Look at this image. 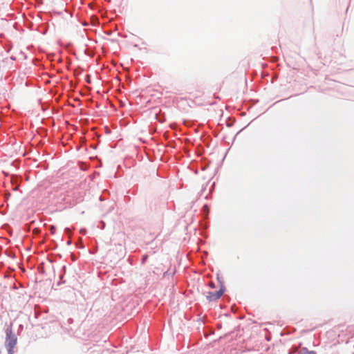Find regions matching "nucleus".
I'll return each instance as SVG.
<instances>
[{
  "label": "nucleus",
  "mask_w": 354,
  "mask_h": 354,
  "mask_svg": "<svg viewBox=\"0 0 354 354\" xmlns=\"http://www.w3.org/2000/svg\"><path fill=\"white\" fill-rule=\"evenodd\" d=\"M6 347L8 354H13V348L17 344V337L15 333H12L10 328H7L6 330Z\"/></svg>",
  "instance_id": "nucleus-1"
},
{
  "label": "nucleus",
  "mask_w": 354,
  "mask_h": 354,
  "mask_svg": "<svg viewBox=\"0 0 354 354\" xmlns=\"http://www.w3.org/2000/svg\"><path fill=\"white\" fill-rule=\"evenodd\" d=\"M225 291L224 288H221L219 290L216 292H208L207 295V299L209 301H214L218 299L223 294Z\"/></svg>",
  "instance_id": "nucleus-2"
},
{
  "label": "nucleus",
  "mask_w": 354,
  "mask_h": 354,
  "mask_svg": "<svg viewBox=\"0 0 354 354\" xmlns=\"http://www.w3.org/2000/svg\"><path fill=\"white\" fill-rule=\"evenodd\" d=\"M297 354H317L314 351H308L306 347L301 348Z\"/></svg>",
  "instance_id": "nucleus-3"
},
{
  "label": "nucleus",
  "mask_w": 354,
  "mask_h": 354,
  "mask_svg": "<svg viewBox=\"0 0 354 354\" xmlns=\"http://www.w3.org/2000/svg\"><path fill=\"white\" fill-rule=\"evenodd\" d=\"M11 183L13 185H19L18 183V178L16 176H12L11 178Z\"/></svg>",
  "instance_id": "nucleus-4"
},
{
  "label": "nucleus",
  "mask_w": 354,
  "mask_h": 354,
  "mask_svg": "<svg viewBox=\"0 0 354 354\" xmlns=\"http://www.w3.org/2000/svg\"><path fill=\"white\" fill-rule=\"evenodd\" d=\"M62 274H60V279H62V277H63V275L65 274L66 272V266H63L62 268Z\"/></svg>",
  "instance_id": "nucleus-5"
},
{
  "label": "nucleus",
  "mask_w": 354,
  "mask_h": 354,
  "mask_svg": "<svg viewBox=\"0 0 354 354\" xmlns=\"http://www.w3.org/2000/svg\"><path fill=\"white\" fill-rule=\"evenodd\" d=\"M147 258H148L147 255H144L142 257V264L145 263V261H147Z\"/></svg>",
  "instance_id": "nucleus-6"
},
{
  "label": "nucleus",
  "mask_w": 354,
  "mask_h": 354,
  "mask_svg": "<svg viewBox=\"0 0 354 354\" xmlns=\"http://www.w3.org/2000/svg\"><path fill=\"white\" fill-rule=\"evenodd\" d=\"M19 187V185H15V187L13 188V190L17 191V190H18Z\"/></svg>",
  "instance_id": "nucleus-7"
},
{
  "label": "nucleus",
  "mask_w": 354,
  "mask_h": 354,
  "mask_svg": "<svg viewBox=\"0 0 354 354\" xmlns=\"http://www.w3.org/2000/svg\"><path fill=\"white\" fill-rule=\"evenodd\" d=\"M55 227L54 226H51V227H50V232H51V233H53H53H54V232H55Z\"/></svg>",
  "instance_id": "nucleus-8"
},
{
  "label": "nucleus",
  "mask_w": 354,
  "mask_h": 354,
  "mask_svg": "<svg viewBox=\"0 0 354 354\" xmlns=\"http://www.w3.org/2000/svg\"><path fill=\"white\" fill-rule=\"evenodd\" d=\"M65 232L67 233V234H70L71 233V230L69 228H66L65 229Z\"/></svg>",
  "instance_id": "nucleus-9"
},
{
  "label": "nucleus",
  "mask_w": 354,
  "mask_h": 354,
  "mask_svg": "<svg viewBox=\"0 0 354 354\" xmlns=\"http://www.w3.org/2000/svg\"><path fill=\"white\" fill-rule=\"evenodd\" d=\"M210 286H211L212 288H214V284L212 283H210Z\"/></svg>",
  "instance_id": "nucleus-10"
},
{
  "label": "nucleus",
  "mask_w": 354,
  "mask_h": 354,
  "mask_svg": "<svg viewBox=\"0 0 354 354\" xmlns=\"http://www.w3.org/2000/svg\"><path fill=\"white\" fill-rule=\"evenodd\" d=\"M71 241H68L67 242V244H68V245H71Z\"/></svg>",
  "instance_id": "nucleus-11"
},
{
  "label": "nucleus",
  "mask_w": 354,
  "mask_h": 354,
  "mask_svg": "<svg viewBox=\"0 0 354 354\" xmlns=\"http://www.w3.org/2000/svg\"><path fill=\"white\" fill-rule=\"evenodd\" d=\"M103 225H102V227H104L105 225L104 223H102Z\"/></svg>",
  "instance_id": "nucleus-12"
},
{
  "label": "nucleus",
  "mask_w": 354,
  "mask_h": 354,
  "mask_svg": "<svg viewBox=\"0 0 354 354\" xmlns=\"http://www.w3.org/2000/svg\"><path fill=\"white\" fill-rule=\"evenodd\" d=\"M103 225H102V227H104L105 225L104 223H102Z\"/></svg>",
  "instance_id": "nucleus-13"
}]
</instances>
